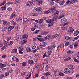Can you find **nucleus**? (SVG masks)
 <instances>
[{"instance_id": "8fccbe9b", "label": "nucleus", "mask_w": 79, "mask_h": 79, "mask_svg": "<svg viewBox=\"0 0 79 79\" xmlns=\"http://www.w3.org/2000/svg\"><path fill=\"white\" fill-rule=\"evenodd\" d=\"M16 57L13 56L12 58L13 61H16Z\"/></svg>"}, {"instance_id": "5fc2aeb1", "label": "nucleus", "mask_w": 79, "mask_h": 79, "mask_svg": "<svg viewBox=\"0 0 79 79\" xmlns=\"http://www.w3.org/2000/svg\"><path fill=\"white\" fill-rule=\"evenodd\" d=\"M26 74V72H23V73H21V76H23L24 75Z\"/></svg>"}, {"instance_id": "6ab92c4d", "label": "nucleus", "mask_w": 79, "mask_h": 79, "mask_svg": "<svg viewBox=\"0 0 79 79\" xmlns=\"http://www.w3.org/2000/svg\"><path fill=\"white\" fill-rule=\"evenodd\" d=\"M5 66H6V65L4 64H3L2 63H0V68L2 69L4 68Z\"/></svg>"}, {"instance_id": "a18cd8bd", "label": "nucleus", "mask_w": 79, "mask_h": 79, "mask_svg": "<svg viewBox=\"0 0 79 79\" xmlns=\"http://www.w3.org/2000/svg\"><path fill=\"white\" fill-rule=\"evenodd\" d=\"M6 28L5 26H3L2 27V31L3 32H4L5 31V30L6 29Z\"/></svg>"}, {"instance_id": "5701e85b", "label": "nucleus", "mask_w": 79, "mask_h": 79, "mask_svg": "<svg viewBox=\"0 0 79 79\" xmlns=\"http://www.w3.org/2000/svg\"><path fill=\"white\" fill-rule=\"evenodd\" d=\"M66 21H67L66 19H62L61 20V23H64Z\"/></svg>"}, {"instance_id": "e433bc0d", "label": "nucleus", "mask_w": 79, "mask_h": 79, "mask_svg": "<svg viewBox=\"0 0 79 79\" xmlns=\"http://www.w3.org/2000/svg\"><path fill=\"white\" fill-rule=\"evenodd\" d=\"M69 66L70 67V69H72V70H73V69H74V67H73V66L71 65H69Z\"/></svg>"}, {"instance_id": "0eeeda50", "label": "nucleus", "mask_w": 79, "mask_h": 79, "mask_svg": "<svg viewBox=\"0 0 79 79\" xmlns=\"http://www.w3.org/2000/svg\"><path fill=\"white\" fill-rule=\"evenodd\" d=\"M64 44L63 43H61L58 47H57V50H60L62 47H64Z\"/></svg>"}, {"instance_id": "37998d69", "label": "nucleus", "mask_w": 79, "mask_h": 79, "mask_svg": "<svg viewBox=\"0 0 79 79\" xmlns=\"http://www.w3.org/2000/svg\"><path fill=\"white\" fill-rule=\"evenodd\" d=\"M20 50L21 51H23L24 50V48L23 46H20L19 47Z\"/></svg>"}, {"instance_id": "603ef678", "label": "nucleus", "mask_w": 79, "mask_h": 79, "mask_svg": "<svg viewBox=\"0 0 79 79\" xmlns=\"http://www.w3.org/2000/svg\"><path fill=\"white\" fill-rule=\"evenodd\" d=\"M46 55H47V52H45L43 56V58H45V56H46Z\"/></svg>"}, {"instance_id": "dca6fc26", "label": "nucleus", "mask_w": 79, "mask_h": 79, "mask_svg": "<svg viewBox=\"0 0 79 79\" xmlns=\"http://www.w3.org/2000/svg\"><path fill=\"white\" fill-rule=\"evenodd\" d=\"M3 44L5 46V47H6L8 45H9V43H8V42H6L5 41H4V42L3 43Z\"/></svg>"}, {"instance_id": "c756f323", "label": "nucleus", "mask_w": 79, "mask_h": 79, "mask_svg": "<svg viewBox=\"0 0 79 79\" xmlns=\"http://www.w3.org/2000/svg\"><path fill=\"white\" fill-rule=\"evenodd\" d=\"M70 29L71 31H70V33H73V32H74V29H73V28H72V27H70Z\"/></svg>"}, {"instance_id": "3c124183", "label": "nucleus", "mask_w": 79, "mask_h": 79, "mask_svg": "<svg viewBox=\"0 0 79 79\" xmlns=\"http://www.w3.org/2000/svg\"><path fill=\"white\" fill-rule=\"evenodd\" d=\"M59 74L60 76H64V74L60 72Z\"/></svg>"}, {"instance_id": "7ed1b4c3", "label": "nucleus", "mask_w": 79, "mask_h": 79, "mask_svg": "<svg viewBox=\"0 0 79 79\" xmlns=\"http://www.w3.org/2000/svg\"><path fill=\"white\" fill-rule=\"evenodd\" d=\"M64 72L66 74H69L70 71L69 69L66 68L64 69Z\"/></svg>"}, {"instance_id": "ddd939ff", "label": "nucleus", "mask_w": 79, "mask_h": 79, "mask_svg": "<svg viewBox=\"0 0 79 79\" xmlns=\"http://www.w3.org/2000/svg\"><path fill=\"white\" fill-rule=\"evenodd\" d=\"M36 1L37 2V5H41L42 4V2L41 0H36Z\"/></svg>"}, {"instance_id": "9d476101", "label": "nucleus", "mask_w": 79, "mask_h": 79, "mask_svg": "<svg viewBox=\"0 0 79 79\" xmlns=\"http://www.w3.org/2000/svg\"><path fill=\"white\" fill-rule=\"evenodd\" d=\"M50 74H51L50 71H48L46 73L45 76H47V78H48V76H50Z\"/></svg>"}, {"instance_id": "423d86ee", "label": "nucleus", "mask_w": 79, "mask_h": 79, "mask_svg": "<svg viewBox=\"0 0 79 79\" xmlns=\"http://www.w3.org/2000/svg\"><path fill=\"white\" fill-rule=\"evenodd\" d=\"M18 23L19 25H21L23 23V21L21 17L19 18L18 19Z\"/></svg>"}, {"instance_id": "20e7f679", "label": "nucleus", "mask_w": 79, "mask_h": 79, "mask_svg": "<svg viewBox=\"0 0 79 79\" xmlns=\"http://www.w3.org/2000/svg\"><path fill=\"white\" fill-rule=\"evenodd\" d=\"M47 45V42H43L40 44V48L45 47V46H46Z\"/></svg>"}, {"instance_id": "2f4dec72", "label": "nucleus", "mask_w": 79, "mask_h": 79, "mask_svg": "<svg viewBox=\"0 0 79 79\" xmlns=\"http://www.w3.org/2000/svg\"><path fill=\"white\" fill-rule=\"evenodd\" d=\"M78 42H77L76 43H75L74 44V48H77V46H78Z\"/></svg>"}, {"instance_id": "72a5a7b5", "label": "nucleus", "mask_w": 79, "mask_h": 79, "mask_svg": "<svg viewBox=\"0 0 79 79\" xmlns=\"http://www.w3.org/2000/svg\"><path fill=\"white\" fill-rule=\"evenodd\" d=\"M6 40L8 41L9 40H10V39H11V38L10 37H8L6 38Z\"/></svg>"}, {"instance_id": "4468645a", "label": "nucleus", "mask_w": 79, "mask_h": 79, "mask_svg": "<svg viewBox=\"0 0 79 79\" xmlns=\"http://www.w3.org/2000/svg\"><path fill=\"white\" fill-rule=\"evenodd\" d=\"M79 34V31L76 30L74 31L73 35L74 36H77Z\"/></svg>"}, {"instance_id": "58836bf2", "label": "nucleus", "mask_w": 79, "mask_h": 79, "mask_svg": "<svg viewBox=\"0 0 79 79\" xmlns=\"http://www.w3.org/2000/svg\"><path fill=\"white\" fill-rule=\"evenodd\" d=\"M2 22L3 24L4 25H6V23H7V21H5V20H3Z\"/></svg>"}, {"instance_id": "cd10ccee", "label": "nucleus", "mask_w": 79, "mask_h": 79, "mask_svg": "<svg viewBox=\"0 0 79 79\" xmlns=\"http://www.w3.org/2000/svg\"><path fill=\"white\" fill-rule=\"evenodd\" d=\"M28 63L29 64H34V62L32 60H30L28 61Z\"/></svg>"}, {"instance_id": "bf43d9fd", "label": "nucleus", "mask_w": 79, "mask_h": 79, "mask_svg": "<svg viewBox=\"0 0 79 79\" xmlns=\"http://www.w3.org/2000/svg\"><path fill=\"white\" fill-rule=\"evenodd\" d=\"M56 7L53 6L51 8V10H56Z\"/></svg>"}, {"instance_id": "13d9d810", "label": "nucleus", "mask_w": 79, "mask_h": 79, "mask_svg": "<svg viewBox=\"0 0 79 79\" xmlns=\"http://www.w3.org/2000/svg\"><path fill=\"white\" fill-rule=\"evenodd\" d=\"M52 51H48L47 53H48L49 55H50L51 54V53H52Z\"/></svg>"}, {"instance_id": "f704fd0d", "label": "nucleus", "mask_w": 79, "mask_h": 79, "mask_svg": "<svg viewBox=\"0 0 79 79\" xmlns=\"http://www.w3.org/2000/svg\"><path fill=\"white\" fill-rule=\"evenodd\" d=\"M67 53L68 55H71L73 53V52L71 50H69L67 51Z\"/></svg>"}, {"instance_id": "f3484780", "label": "nucleus", "mask_w": 79, "mask_h": 79, "mask_svg": "<svg viewBox=\"0 0 79 79\" xmlns=\"http://www.w3.org/2000/svg\"><path fill=\"white\" fill-rule=\"evenodd\" d=\"M28 37V35L25 34L23 35V36L22 37V39H27Z\"/></svg>"}, {"instance_id": "680f3d73", "label": "nucleus", "mask_w": 79, "mask_h": 79, "mask_svg": "<svg viewBox=\"0 0 79 79\" xmlns=\"http://www.w3.org/2000/svg\"><path fill=\"white\" fill-rule=\"evenodd\" d=\"M19 44H21V45H24V43L23 42H22V41L19 42Z\"/></svg>"}, {"instance_id": "f257e3e1", "label": "nucleus", "mask_w": 79, "mask_h": 79, "mask_svg": "<svg viewBox=\"0 0 79 79\" xmlns=\"http://www.w3.org/2000/svg\"><path fill=\"white\" fill-rule=\"evenodd\" d=\"M59 13V12L58 11H56L53 14V15L54 16L52 19L50 20H46V23H51L52 22H53L54 21H55L58 19V15Z\"/></svg>"}, {"instance_id": "6e6d98bb", "label": "nucleus", "mask_w": 79, "mask_h": 79, "mask_svg": "<svg viewBox=\"0 0 79 79\" xmlns=\"http://www.w3.org/2000/svg\"><path fill=\"white\" fill-rule=\"evenodd\" d=\"M13 44V41H11L10 42L9 45H12Z\"/></svg>"}, {"instance_id": "0e129e2a", "label": "nucleus", "mask_w": 79, "mask_h": 79, "mask_svg": "<svg viewBox=\"0 0 79 79\" xmlns=\"http://www.w3.org/2000/svg\"><path fill=\"white\" fill-rule=\"evenodd\" d=\"M36 48V46L35 44H33V45L32 49H35Z\"/></svg>"}, {"instance_id": "4d7b16f0", "label": "nucleus", "mask_w": 79, "mask_h": 79, "mask_svg": "<svg viewBox=\"0 0 79 79\" xmlns=\"http://www.w3.org/2000/svg\"><path fill=\"white\" fill-rule=\"evenodd\" d=\"M22 66H26V63L24 62H23L22 63Z\"/></svg>"}, {"instance_id": "c85d7f7f", "label": "nucleus", "mask_w": 79, "mask_h": 79, "mask_svg": "<svg viewBox=\"0 0 79 79\" xmlns=\"http://www.w3.org/2000/svg\"><path fill=\"white\" fill-rule=\"evenodd\" d=\"M35 67H36V68H38V70H39V69H40V66L39 65V64H35Z\"/></svg>"}, {"instance_id": "a878e982", "label": "nucleus", "mask_w": 79, "mask_h": 79, "mask_svg": "<svg viewBox=\"0 0 79 79\" xmlns=\"http://www.w3.org/2000/svg\"><path fill=\"white\" fill-rule=\"evenodd\" d=\"M12 53H17V49H13L11 52Z\"/></svg>"}, {"instance_id": "7c9ffc66", "label": "nucleus", "mask_w": 79, "mask_h": 79, "mask_svg": "<svg viewBox=\"0 0 79 79\" xmlns=\"http://www.w3.org/2000/svg\"><path fill=\"white\" fill-rule=\"evenodd\" d=\"M60 3L61 5H64V1L63 0L61 1L60 2Z\"/></svg>"}, {"instance_id": "b1692460", "label": "nucleus", "mask_w": 79, "mask_h": 79, "mask_svg": "<svg viewBox=\"0 0 79 79\" xmlns=\"http://www.w3.org/2000/svg\"><path fill=\"white\" fill-rule=\"evenodd\" d=\"M35 10L36 11H40L42 10V8L40 7H38L35 9Z\"/></svg>"}, {"instance_id": "aec40b11", "label": "nucleus", "mask_w": 79, "mask_h": 79, "mask_svg": "<svg viewBox=\"0 0 79 79\" xmlns=\"http://www.w3.org/2000/svg\"><path fill=\"white\" fill-rule=\"evenodd\" d=\"M65 39H67L68 40H72V37L67 36L65 37Z\"/></svg>"}, {"instance_id": "c03bdc74", "label": "nucleus", "mask_w": 79, "mask_h": 79, "mask_svg": "<svg viewBox=\"0 0 79 79\" xmlns=\"http://www.w3.org/2000/svg\"><path fill=\"white\" fill-rule=\"evenodd\" d=\"M39 32H40V30H36L34 32V34H37V33H39Z\"/></svg>"}, {"instance_id": "2eb2a0df", "label": "nucleus", "mask_w": 79, "mask_h": 79, "mask_svg": "<svg viewBox=\"0 0 79 79\" xmlns=\"http://www.w3.org/2000/svg\"><path fill=\"white\" fill-rule=\"evenodd\" d=\"M15 2L16 5H19V4L20 3V2H21V0H15Z\"/></svg>"}, {"instance_id": "6e6552de", "label": "nucleus", "mask_w": 79, "mask_h": 79, "mask_svg": "<svg viewBox=\"0 0 79 79\" xmlns=\"http://www.w3.org/2000/svg\"><path fill=\"white\" fill-rule=\"evenodd\" d=\"M55 48V46H48L47 48L48 50H52V49L54 48Z\"/></svg>"}, {"instance_id": "473e14b6", "label": "nucleus", "mask_w": 79, "mask_h": 79, "mask_svg": "<svg viewBox=\"0 0 79 79\" xmlns=\"http://www.w3.org/2000/svg\"><path fill=\"white\" fill-rule=\"evenodd\" d=\"M31 15L32 16H37V15H38L37 13L36 12L31 13Z\"/></svg>"}, {"instance_id": "bb28decb", "label": "nucleus", "mask_w": 79, "mask_h": 79, "mask_svg": "<svg viewBox=\"0 0 79 79\" xmlns=\"http://www.w3.org/2000/svg\"><path fill=\"white\" fill-rule=\"evenodd\" d=\"M48 33H49V31H47L43 32L42 34V35H45L47 34H48Z\"/></svg>"}, {"instance_id": "79ce46f5", "label": "nucleus", "mask_w": 79, "mask_h": 79, "mask_svg": "<svg viewBox=\"0 0 79 79\" xmlns=\"http://www.w3.org/2000/svg\"><path fill=\"white\" fill-rule=\"evenodd\" d=\"M78 38H79V36H77V37H75L73 39V41H75L76 40H77V39H78Z\"/></svg>"}, {"instance_id": "c9c22d12", "label": "nucleus", "mask_w": 79, "mask_h": 79, "mask_svg": "<svg viewBox=\"0 0 79 79\" xmlns=\"http://www.w3.org/2000/svg\"><path fill=\"white\" fill-rule=\"evenodd\" d=\"M26 51L27 52H31V49L29 47H27L26 48Z\"/></svg>"}, {"instance_id": "4be33fe9", "label": "nucleus", "mask_w": 79, "mask_h": 79, "mask_svg": "<svg viewBox=\"0 0 79 79\" xmlns=\"http://www.w3.org/2000/svg\"><path fill=\"white\" fill-rule=\"evenodd\" d=\"M16 16V13L15 12H13L12 15L11 16V18H15V16Z\"/></svg>"}, {"instance_id": "49530a36", "label": "nucleus", "mask_w": 79, "mask_h": 79, "mask_svg": "<svg viewBox=\"0 0 79 79\" xmlns=\"http://www.w3.org/2000/svg\"><path fill=\"white\" fill-rule=\"evenodd\" d=\"M7 10L9 12L11 11H12V8L9 7L7 9Z\"/></svg>"}, {"instance_id": "a211bd4d", "label": "nucleus", "mask_w": 79, "mask_h": 79, "mask_svg": "<svg viewBox=\"0 0 79 79\" xmlns=\"http://www.w3.org/2000/svg\"><path fill=\"white\" fill-rule=\"evenodd\" d=\"M59 35L57 34H56L55 35H52L51 38V39H54V38H56V37H57V36H58Z\"/></svg>"}, {"instance_id": "412c9836", "label": "nucleus", "mask_w": 79, "mask_h": 79, "mask_svg": "<svg viewBox=\"0 0 79 79\" xmlns=\"http://www.w3.org/2000/svg\"><path fill=\"white\" fill-rule=\"evenodd\" d=\"M33 25L35 29H37L38 28V25H37V23L34 22L33 23Z\"/></svg>"}, {"instance_id": "338daca9", "label": "nucleus", "mask_w": 79, "mask_h": 79, "mask_svg": "<svg viewBox=\"0 0 79 79\" xmlns=\"http://www.w3.org/2000/svg\"><path fill=\"white\" fill-rule=\"evenodd\" d=\"M67 54H64V58H67Z\"/></svg>"}, {"instance_id": "09e8293b", "label": "nucleus", "mask_w": 79, "mask_h": 79, "mask_svg": "<svg viewBox=\"0 0 79 79\" xmlns=\"http://www.w3.org/2000/svg\"><path fill=\"white\" fill-rule=\"evenodd\" d=\"M70 59H71V58L70 57H68L67 58L65 59V60H66V61H68V60H69Z\"/></svg>"}, {"instance_id": "4c0bfd02", "label": "nucleus", "mask_w": 79, "mask_h": 79, "mask_svg": "<svg viewBox=\"0 0 79 79\" xmlns=\"http://www.w3.org/2000/svg\"><path fill=\"white\" fill-rule=\"evenodd\" d=\"M1 8L2 10H6V6H5V5L2 6V7Z\"/></svg>"}, {"instance_id": "052dcab7", "label": "nucleus", "mask_w": 79, "mask_h": 79, "mask_svg": "<svg viewBox=\"0 0 79 79\" xmlns=\"http://www.w3.org/2000/svg\"><path fill=\"white\" fill-rule=\"evenodd\" d=\"M50 10H48L44 12V13L45 14H48V13H50Z\"/></svg>"}, {"instance_id": "1a4fd4ad", "label": "nucleus", "mask_w": 79, "mask_h": 79, "mask_svg": "<svg viewBox=\"0 0 79 79\" xmlns=\"http://www.w3.org/2000/svg\"><path fill=\"white\" fill-rule=\"evenodd\" d=\"M50 2V5L51 6L52 5H54V2H55V0H50L49 1Z\"/></svg>"}, {"instance_id": "de8ad7c7", "label": "nucleus", "mask_w": 79, "mask_h": 79, "mask_svg": "<svg viewBox=\"0 0 79 79\" xmlns=\"http://www.w3.org/2000/svg\"><path fill=\"white\" fill-rule=\"evenodd\" d=\"M74 61H75V62H77V63H79V61L78 60L76 59L75 58H74Z\"/></svg>"}, {"instance_id": "39448f33", "label": "nucleus", "mask_w": 79, "mask_h": 79, "mask_svg": "<svg viewBox=\"0 0 79 79\" xmlns=\"http://www.w3.org/2000/svg\"><path fill=\"white\" fill-rule=\"evenodd\" d=\"M34 3V1L33 0L28 1L26 4V6H31Z\"/></svg>"}, {"instance_id": "393cba45", "label": "nucleus", "mask_w": 79, "mask_h": 79, "mask_svg": "<svg viewBox=\"0 0 79 79\" xmlns=\"http://www.w3.org/2000/svg\"><path fill=\"white\" fill-rule=\"evenodd\" d=\"M21 36L20 35H18L16 37V39L17 40H18V39H21Z\"/></svg>"}, {"instance_id": "774afa93", "label": "nucleus", "mask_w": 79, "mask_h": 79, "mask_svg": "<svg viewBox=\"0 0 79 79\" xmlns=\"http://www.w3.org/2000/svg\"><path fill=\"white\" fill-rule=\"evenodd\" d=\"M75 56L76 57H79V54H78V53H77V54H76L75 55Z\"/></svg>"}, {"instance_id": "ea45409f", "label": "nucleus", "mask_w": 79, "mask_h": 79, "mask_svg": "<svg viewBox=\"0 0 79 79\" xmlns=\"http://www.w3.org/2000/svg\"><path fill=\"white\" fill-rule=\"evenodd\" d=\"M70 44V43H69V42H67L65 44V47H67V46H68V45H69Z\"/></svg>"}, {"instance_id": "69168bd1", "label": "nucleus", "mask_w": 79, "mask_h": 79, "mask_svg": "<svg viewBox=\"0 0 79 79\" xmlns=\"http://www.w3.org/2000/svg\"><path fill=\"white\" fill-rule=\"evenodd\" d=\"M14 3L13 2H8L7 4L8 5H12V4H13Z\"/></svg>"}, {"instance_id": "e2e57ef3", "label": "nucleus", "mask_w": 79, "mask_h": 79, "mask_svg": "<svg viewBox=\"0 0 79 79\" xmlns=\"http://www.w3.org/2000/svg\"><path fill=\"white\" fill-rule=\"evenodd\" d=\"M5 3H6V1H4L3 3L0 5V6H2V5H4Z\"/></svg>"}, {"instance_id": "f8f14e48", "label": "nucleus", "mask_w": 79, "mask_h": 79, "mask_svg": "<svg viewBox=\"0 0 79 79\" xmlns=\"http://www.w3.org/2000/svg\"><path fill=\"white\" fill-rule=\"evenodd\" d=\"M50 37H51V36L50 35H47L46 37L44 38L43 41H45V40H47V39H49Z\"/></svg>"}, {"instance_id": "864d4df0", "label": "nucleus", "mask_w": 79, "mask_h": 79, "mask_svg": "<svg viewBox=\"0 0 79 79\" xmlns=\"http://www.w3.org/2000/svg\"><path fill=\"white\" fill-rule=\"evenodd\" d=\"M3 77H4V74H1L0 75V78L1 79H3Z\"/></svg>"}, {"instance_id": "a19ab883", "label": "nucleus", "mask_w": 79, "mask_h": 79, "mask_svg": "<svg viewBox=\"0 0 79 79\" xmlns=\"http://www.w3.org/2000/svg\"><path fill=\"white\" fill-rule=\"evenodd\" d=\"M24 22H25V23H27V22H28V20H27V19L26 18H24Z\"/></svg>"}, {"instance_id": "f03ea898", "label": "nucleus", "mask_w": 79, "mask_h": 79, "mask_svg": "<svg viewBox=\"0 0 79 79\" xmlns=\"http://www.w3.org/2000/svg\"><path fill=\"white\" fill-rule=\"evenodd\" d=\"M76 0H72L70 2L69 0H68L66 2V5H69L70 4H73L76 2Z\"/></svg>"}, {"instance_id": "9b49d317", "label": "nucleus", "mask_w": 79, "mask_h": 79, "mask_svg": "<svg viewBox=\"0 0 79 79\" xmlns=\"http://www.w3.org/2000/svg\"><path fill=\"white\" fill-rule=\"evenodd\" d=\"M15 27V26H10L8 28V31H11L13 29H14Z\"/></svg>"}]
</instances>
